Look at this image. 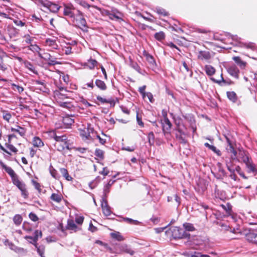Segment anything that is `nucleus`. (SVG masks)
Wrapping results in <instances>:
<instances>
[{
  "mask_svg": "<svg viewBox=\"0 0 257 257\" xmlns=\"http://www.w3.org/2000/svg\"><path fill=\"white\" fill-rule=\"evenodd\" d=\"M54 146L57 151L62 152L65 149L70 150V143L66 135L59 136L56 138Z\"/></svg>",
  "mask_w": 257,
  "mask_h": 257,
  "instance_id": "nucleus-1",
  "label": "nucleus"
},
{
  "mask_svg": "<svg viewBox=\"0 0 257 257\" xmlns=\"http://www.w3.org/2000/svg\"><path fill=\"white\" fill-rule=\"evenodd\" d=\"M165 229H166L165 230V234L168 237H173L174 238H182L185 236L183 230L178 227H171L168 229H167L166 226L162 227V231Z\"/></svg>",
  "mask_w": 257,
  "mask_h": 257,
  "instance_id": "nucleus-2",
  "label": "nucleus"
},
{
  "mask_svg": "<svg viewBox=\"0 0 257 257\" xmlns=\"http://www.w3.org/2000/svg\"><path fill=\"white\" fill-rule=\"evenodd\" d=\"M72 20L74 23L80 29L87 28L86 21L84 17L83 14L79 10H77V13L73 18Z\"/></svg>",
  "mask_w": 257,
  "mask_h": 257,
  "instance_id": "nucleus-3",
  "label": "nucleus"
},
{
  "mask_svg": "<svg viewBox=\"0 0 257 257\" xmlns=\"http://www.w3.org/2000/svg\"><path fill=\"white\" fill-rule=\"evenodd\" d=\"M94 134H96V132L90 125H88L87 127H84L82 130H80V135L83 140H94L95 139Z\"/></svg>",
  "mask_w": 257,
  "mask_h": 257,
  "instance_id": "nucleus-4",
  "label": "nucleus"
},
{
  "mask_svg": "<svg viewBox=\"0 0 257 257\" xmlns=\"http://www.w3.org/2000/svg\"><path fill=\"white\" fill-rule=\"evenodd\" d=\"M225 36L229 38H231L232 40L237 43V45L240 47H246L247 48L253 49L254 47V44L252 43H243L240 41V38H239L237 35H232L229 33H224Z\"/></svg>",
  "mask_w": 257,
  "mask_h": 257,
  "instance_id": "nucleus-5",
  "label": "nucleus"
},
{
  "mask_svg": "<svg viewBox=\"0 0 257 257\" xmlns=\"http://www.w3.org/2000/svg\"><path fill=\"white\" fill-rule=\"evenodd\" d=\"M74 10L75 8L72 4H64L63 15L65 16L72 19L73 18H74L75 15L74 13Z\"/></svg>",
  "mask_w": 257,
  "mask_h": 257,
  "instance_id": "nucleus-6",
  "label": "nucleus"
},
{
  "mask_svg": "<svg viewBox=\"0 0 257 257\" xmlns=\"http://www.w3.org/2000/svg\"><path fill=\"white\" fill-rule=\"evenodd\" d=\"M162 114L163 116L164 123L163 125V130L165 133H169L170 132L172 124L167 117V112L164 110L162 111Z\"/></svg>",
  "mask_w": 257,
  "mask_h": 257,
  "instance_id": "nucleus-7",
  "label": "nucleus"
},
{
  "mask_svg": "<svg viewBox=\"0 0 257 257\" xmlns=\"http://www.w3.org/2000/svg\"><path fill=\"white\" fill-rule=\"evenodd\" d=\"M101 206L102 209L103 213L105 216H109L111 214V211L108 206L106 200V198L102 197L101 201Z\"/></svg>",
  "mask_w": 257,
  "mask_h": 257,
  "instance_id": "nucleus-8",
  "label": "nucleus"
},
{
  "mask_svg": "<svg viewBox=\"0 0 257 257\" xmlns=\"http://www.w3.org/2000/svg\"><path fill=\"white\" fill-rule=\"evenodd\" d=\"M243 162L245 164L247 168L250 172H256L257 170L255 168V165L250 160L248 157L244 156L243 158Z\"/></svg>",
  "mask_w": 257,
  "mask_h": 257,
  "instance_id": "nucleus-9",
  "label": "nucleus"
},
{
  "mask_svg": "<svg viewBox=\"0 0 257 257\" xmlns=\"http://www.w3.org/2000/svg\"><path fill=\"white\" fill-rule=\"evenodd\" d=\"M0 165L1 167L5 170L7 173L12 177V180L15 177H18L16 175L14 171L10 167L6 166L2 161H0Z\"/></svg>",
  "mask_w": 257,
  "mask_h": 257,
  "instance_id": "nucleus-10",
  "label": "nucleus"
},
{
  "mask_svg": "<svg viewBox=\"0 0 257 257\" xmlns=\"http://www.w3.org/2000/svg\"><path fill=\"white\" fill-rule=\"evenodd\" d=\"M198 58L201 60L208 61L211 58V55L208 51H200L199 52Z\"/></svg>",
  "mask_w": 257,
  "mask_h": 257,
  "instance_id": "nucleus-11",
  "label": "nucleus"
},
{
  "mask_svg": "<svg viewBox=\"0 0 257 257\" xmlns=\"http://www.w3.org/2000/svg\"><path fill=\"white\" fill-rule=\"evenodd\" d=\"M246 238L249 241L257 244V231L250 232L246 235Z\"/></svg>",
  "mask_w": 257,
  "mask_h": 257,
  "instance_id": "nucleus-12",
  "label": "nucleus"
},
{
  "mask_svg": "<svg viewBox=\"0 0 257 257\" xmlns=\"http://www.w3.org/2000/svg\"><path fill=\"white\" fill-rule=\"evenodd\" d=\"M62 122L65 127H68L74 122V120L71 116L67 115L63 117Z\"/></svg>",
  "mask_w": 257,
  "mask_h": 257,
  "instance_id": "nucleus-13",
  "label": "nucleus"
},
{
  "mask_svg": "<svg viewBox=\"0 0 257 257\" xmlns=\"http://www.w3.org/2000/svg\"><path fill=\"white\" fill-rule=\"evenodd\" d=\"M228 72L232 76L237 78L239 71L236 66L233 65L228 68Z\"/></svg>",
  "mask_w": 257,
  "mask_h": 257,
  "instance_id": "nucleus-14",
  "label": "nucleus"
},
{
  "mask_svg": "<svg viewBox=\"0 0 257 257\" xmlns=\"http://www.w3.org/2000/svg\"><path fill=\"white\" fill-rule=\"evenodd\" d=\"M111 15L117 20H122V14L118 10L114 8H112L111 10Z\"/></svg>",
  "mask_w": 257,
  "mask_h": 257,
  "instance_id": "nucleus-15",
  "label": "nucleus"
},
{
  "mask_svg": "<svg viewBox=\"0 0 257 257\" xmlns=\"http://www.w3.org/2000/svg\"><path fill=\"white\" fill-rule=\"evenodd\" d=\"M114 182V180H110L108 181V183L104 186L103 188V195L102 197H107V195L110 191V188Z\"/></svg>",
  "mask_w": 257,
  "mask_h": 257,
  "instance_id": "nucleus-16",
  "label": "nucleus"
},
{
  "mask_svg": "<svg viewBox=\"0 0 257 257\" xmlns=\"http://www.w3.org/2000/svg\"><path fill=\"white\" fill-rule=\"evenodd\" d=\"M163 27L166 29H169L171 31H174L178 33L179 31H182V30L180 28L178 29H175L173 26H171L166 20L162 19V27Z\"/></svg>",
  "mask_w": 257,
  "mask_h": 257,
  "instance_id": "nucleus-17",
  "label": "nucleus"
},
{
  "mask_svg": "<svg viewBox=\"0 0 257 257\" xmlns=\"http://www.w3.org/2000/svg\"><path fill=\"white\" fill-rule=\"evenodd\" d=\"M46 45L50 47L51 48L54 49H57L58 46L56 44V41L55 40L52 39H47L45 41Z\"/></svg>",
  "mask_w": 257,
  "mask_h": 257,
  "instance_id": "nucleus-18",
  "label": "nucleus"
},
{
  "mask_svg": "<svg viewBox=\"0 0 257 257\" xmlns=\"http://www.w3.org/2000/svg\"><path fill=\"white\" fill-rule=\"evenodd\" d=\"M61 7L58 6L57 4L53 3L52 2H49V4H48V6L47 8H48L51 12L53 13H57L60 10Z\"/></svg>",
  "mask_w": 257,
  "mask_h": 257,
  "instance_id": "nucleus-19",
  "label": "nucleus"
},
{
  "mask_svg": "<svg viewBox=\"0 0 257 257\" xmlns=\"http://www.w3.org/2000/svg\"><path fill=\"white\" fill-rule=\"evenodd\" d=\"M232 59L241 69H244L245 67L246 63L244 61H243L239 57L234 56L232 58Z\"/></svg>",
  "mask_w": 257,
  "mask_h": 257,
  "instance_id": "nucleus-20",
  "label": "nucleus"
},
{
  "mask_svg": "<svg viewBox=\"0 0 257 257\" xmlns=\"http://www.w3.org/2000/svg\"><path fill=\"white\" fill-rule=\"evenodd\" d=\"M119 248L120 252H124L131 255H133L134 253V251L126 244L120 245Z\"/></svg>",
  "mask_w": 257,
  "mask_h": 257,
  "instance_id": "nucleus-21",
  "label": "nucleus"
},
{
  "mask_svg": "<svg viewBox=\"0 0 257 257\" xmlns=\"http://www.w3.org/2000/svg\"><path fill=\"white\" fill-rule=\"evenodd\" d=\"M33 145L35 147L41 148L44 146V144L40 138L35 137L33 140Z\"/></svg>",
  "mask_w": 257,
  "mask_h": 257,
  "instance_id": "nucleus-22",
  "label": "nucleus"
},
{
  "mask_svg": "<svg viewBox=\"0 0 257 257\" xmlns=\"http://www.w3.org/2000/svg\"><path fill=\"white\" fill-rule=\"evenodd\" d=\"M13 182L20 190L26 187L25 184L21 181L18 177L14 178Z\"/></svg>",
  "mask_w": 257,
  "mask_h": 257,
  "instance_id": "nucleus-23",
  "label": "nucleus"
},
{
  "mask_svg": "<svg viewBox=\"0 0 257 257\" xmlns=\"http://www.w3.org/2000/svg\"><path fill=\"white\" fill-rule=\"evenodd\" d=\"M63 198V197L61 194L55 193H52L50 196V199L57 203H60L62 201Z\"/></svg>",
  "mask_w": 257,
  "mask_h": 257,
  "instance_id": "nucleus-24",
  "label": "nucleus"
},
{
  "mask_svg": "<svg viewBox=\"0 0 257 257\" xmlns=\"http://www.w3.org/2000/svg\"><path fill=\"white\" fill-rule=\"evenodd\" d=\"M97 64V62L95 60L90 59L88 60L87 62H85L84 64V66L88 67L90 69H93Z\"/></svg>",
  "mask_w": 257,
  "mask_h": 257,
  "instance_id": "nucleus-25",
  "label": "nucleus"
},
{
  "mask_svg": "<svg viewBox=\"0 0 257 257\" xmlns=\"http://www.w3.org/2000/svg\"><path fill=\"white\" fill-rule=\"evenodd\" d=\"M226 139L228 145L229 146V149L228 150L233 154V155L231 156V158L233 160H235L236 159L237 153L232 147L231 142L229 141V139L227 137H226Z\"/></svg>",
  "mask_w": 257,
  "mask_h": 257,
  "instance_id": "nucleus-26",
  "label": "nucleus"
},
{
  "mask_svg": "<svg viewBox=\"0 0 257 257\" xmlns=\"http://www.w3.org/2000/svg\"><path fill=\"white\" fill-rule=\"evenodd\" d=\"M42 235V232L39 230H36L34 232V236H26L27 238H33V241L36 242L39 237H41Z\"/></svg>",
  "mask_w": 257,
  "mask_h": 257,
  "instance_id": "nucleus-27",
  "label": "nucleus"
},
{
  "mask_svg": "<svg viewBox=\"0 0 257 257\" xmlns=\"http://www.w3.org/2000/svg\"><path fill=\"white\" fill-rule=\"evenodd\" d=\"M205 71L207 75L208 76H212L215 72V68L211 65H206L205 66Z\"/></svg>",
  "mask_w": 257,
  "mask_h": 257,
  "instance_id": "nucleus-28",
  "label": "nucleus"
},
{
  "mask_svg": "<svg viewBox=\"0 0 257 257\" xmlns=\"http://www.w3.org/2000/svg\"><path fill=\"white\" fill-rule=\"evenodd\" d=\"M25 67L28 69L30 71L33 72V73L37 74V71L36 70L35 67L34 65L29 61H25L24 62Z\"/></svg>",
  "mask_w": 257,
  "mask_h": 257,
  "instance_id": "nucleus-29",
  "label": "nucleus"
},
{
  "mask_svg": "<svg viewBox=\"0 0 257 257\" xmlns=\"http://www.w3.org/2000/svg\"><path fill=\"white\" fill-rule=\"evenodd\" d=\"M60 172L62 176L68 181H71L72 178L69 175L68 171L65 168H60Z\"/></svg>",
  "mask_w": 257,
  "mask_h": 257,
  "instance_id": "nucleus-30",
  "label": "nucleus"
},
{
  "mask_svg": "<svg viewBox=\"0 0 257 257\" xmlns=\"http://www.w3.org/2000/svg\"><path fill=\"white\" fill-rule=\"evenodd\" d=\"M97 99L102 103H109L110 104H112L113 105H114L115 104V102L112 99H106L105 98H102L100 96H98L97 97Z\"/></svg>",
  "mask_w": 257,
  "mask_h": 257,
  "instance_id": "nucleus-31",
  "label": "nucleus"
},
{
  "mask_svg": "<svg viewBox=\"0 0 257 257\" xmlns=\"http://www.w3.org/2000/svg\"><path fill=\"white\" fill-rule=\"evenodd\" d=\"M11 131L18 133L21 136H24L26 133L25 129L19 126H18L17 128L12 127Z\"/></svg>",
  "mask_w": 257,
  "mask_h": 257,
  "instance_id": "nucleus-32",
  "label": "nucleus"
},
{
  "mask_svg": "<svg viewBox=\"0 0 257 257\" xmlns=\"http://www.w3.org/2000/svg\"><path fill=\"white\" fill-rule=\"evenodd\" d=\"M110 235L112 238H114L118 241H122L124 240L123 237L119 232H112L110 233Z\"/></svg>",
  "mask_w": 257,
  "mask_h": 257,
  "instance_id": "nucleus-33",
  "label": "nucleus"
},
{
  "mask_svg": "<svg viewBox=\"0 0 257 257\" xmlns=\"http://www.w3.org/2000/svg\"><path fill=\"white\" fill-rule=\"evenodd\" d=\"M95 84L98 88L102 90H105L106 89L105 83L104 82V81L101 80L96 79L95 81Z\"/></svg>",
  "mask_w": 257,
  "mask_h": 257,
  "instance_id": "nucleus-34",
  "label": "nucleus"
},
{
  "mask_svg": "<svg viewBox=\"0 0 257 257\" xmlns=\"http://www.w3.org/2000/svg\"><path fill=\"white\" fill-rule=\"evenodd\" d=\"M227 96L228 98L233 102H235L237 100L236 93L233 91L227 92Z\"/></svg>",
  "mask_w": 257,
  "mask_h": 257,
  "instance_id": "nucleus-35",
  "label": "nucleus"
},
{
  "mask_svg": "<svg viewBox=\"0 0 257 257\" xmlns=\"http://www.w3.org/2000/svg\"><path fill=\"white\" fill-rule=\"evenodd\" d=\"M67 228L69 230H74L75 231H76L77 230V226L75 224L73 220H70L68 221Z\"/></svg>",
  "mask_w": 257,
  "mask_h": 257,
  "instance_id": "nucleus-36",
  "label": "nucleus"
},
{
  "mask_svg": "<svg viewBox=\"0 0 257 257\" xmlns=\"http://www.w3.org/2000/svg\"><path fill=\"white\" fill-rule=\"evenodd\" d=\"M23 220V218L21 215L19 214H16L14 216L13 221L15 224L17 225H19L21 224Z\"/></svg>",
  "mask_w": 257,
  "mask_h": 257,
  "instance_id": "nucleus-37",
  "label": "nucleus"
},
{
  "mask_svg": "<svg viewBox=\"0 0 257 257\" xmlns=\"http://www.w3.org/2000/svg\"><path fill=\"white\" fill-rule=\"evenodd\" d=\"M226 166L228 170V171L231 173V174L230 175V178L232 179H233L234 180H236V176L234 174V170L233 168H232L229 163H226Z\"/></svg>",
  "mask_w": 257,
  "mask_h": 257,
  "instance_id": "nucleus-38",
  "label": "nucleus"
},
{
  "mask_svg": "<svg viewBox=\"0 0 257 257\" xmlns=\"http://www.w3.org/2000/svg\"><path fill=\"white\" fill-rule=\"evenodd\" d=\"M29 49L32 51L34 52L37 53L39 55V53H40V51L41 50V48L37 45L31 44L29 46Z\"/></svg>",
  "mask_w": 257,
  "mask_h": 257,
  "instance_id": "nucleus-39",
  "label": "nucleus"
},
{
  "mask_svg": "<svg viewBox=\"0 0 257 257\" xmlns=\"http://www.w3.org/2000/svg\"><path fill=\"white\" fill-rule=\"evenodd\" d=\"M183 227L186 230L188 231H192L195 230V228L192 224L189 223H185L183 224Z\"/></svg>",
  "mask_w": 257,
  "mask_h": 257,
  "instance_id": "nucleus-40",
  "label": "nucleus"
},
{
  "mask_svg": "<svg viewBox=\"0 0 257 257\" xmlns=\"http://www.w3.org/2000/svg\"><path fill=\"white\" fill-rule=\"evenodd\" d=\"M15 251L21 255L26 254L27 252L26 249L18 246H17L16 248H15Z\"/></svg>",
  "mask_w": 257,
  "mask_h": 257,
  "instance_id": "nucleus-41",
  "label": "nucleus"
},
{
  "mask_svg": "<svg viewBox=\"0 0 257 257\" xmlns=\"http://www.w3.org/2000/svg\"><path fill=\"white\" fill-rule=\"evenodd\" d=\"M5 146L11 152L14 153L15 154H16L18 151V149L15 146H14L12 144L6 143Z\"/></svg>",
  "mask_w": 257,
  "mask_h": 257,
  "instance_id": "nucleus-42",
  "label": "nucleus"
},
{
  "mask_svg": "<svg viewBox=\"0 0 257 257\" xmlns=\"http://www.w3.org/2000/svg\"><path fill=\"white\" fill-rule=\"evenodd\" d=\"M48 64L49 65H55L56 64H59L60 63L57 61V59L56 58H53L51 56V58H50L48 61Z\"/></svg>",
  "mask_w": 257,
  "mask_h": 257,
  "instance_id": "nucleus-43",
  "label": "nucleus"
},
{
  "mask_svg": "<svg viewBox=\"0 0 257 257\" xmlns=\"http://www.w3.org/2000/svg\"><path fill=\"white\" fill-rule=\"evenodd\" d=\"M94 154L96 157L101 159H103L104 158V152L100 149H96L95 150Z\"/></svg>",
  "mask_w": 257,
  "mask_h": 257,
  "instance_id": "nucleus-44",
  "label": "nucleus"
},
{
  "mask_svg": "<svg viewBox=\"0 0 257 257\" xmlns=\"http://www.w3.org/2000/svg\"><path fill=\"white\" fill-rule=\"evenodd\" d=\"M36 84L40 85L39 87H38V89H40V90H42L43 91H45L46 90V87L44 82H42L39 80L36 81Z\"/></svg>",
  "mask_w": 257,
  "mask_h": 257,
  "instance_id": "nucleus-45",
  "label": "nucleus"
},
{
  "mask_svg": "<svg viewBox=\"0 0 257 257\" xmlns=\"http://www.w3.org/2000/svg\"><path fill=\"white\" fill-rule=\"evenodd\" d=\"M12 88L14 90L17 91L19 93H21L24 91V88H23V87L16 85L15 84H12Z\"/></svg>",
  "mask_w": 257,
  "mask_h": 257,
  "instance_id": "nucleus-46",
  "label": "nucleus"
},
{
  "mask_svg": "<svg viewBox=\"0 0 257 257\" xmlns=\"http://www.w3.org/2000/svg\"><path fill=\"white\" fill-rule=\"evenodd\" d=\"M79 4L84 8L89 9L90 7H93L96 9H98L97 7L94 6H90L85 1H80Z\"/></svg>",
  "mask_w": 257,
  "mask_h": 257,
  "instance_id": "nucleus-47",
  "label": "nucleus"
},
{
  "mask_svg": "<svg viewBox=\"0 0 257 257\" xmlns=\"http://www.w3.org/2000/svg\"><path fill=\"white\" fill-rule=\"evenodd\" d=\"M39 57L46 61H47L50 58H51V55L48 53H45L43 55L41 53H39Z\"/></svg>",
  "mask_w": 257,
  "mask_h": 257,
  "instance_id": "nucleus-48",
  "label": "nucleus"
},
{
  "mask_svg": "<svg viewBox=\"0 0 257 257\" xmlns=\"http://www.w3.org/2000/svg\"><path fill=\"white\" fill-rule=\"evenodd\" d=\"M11 117L12 115L10 113L5 111H3V117L5 120L9 122Z\"/></svg>",
  "mask_w": 257,
  "mask_h": 257,
  "instance_id": "nucleus-49",
  "label": "nucleus"
},
{
  "mask_svg": "<svg viewBox=\"0 0 257 257\" xmlns=\"http://www.w3.org/2000/svg\"><path fill=\"white\" fill-rule=\"evenodd\" d=\"M8 10H9L8 14L0 12V16L3 17L5 18L12 19V18L10 17V15H11L10 12L13 11V10L11 9H9Z\"/></svg>",
  "mask_w": 257,
  "mask_h": 257,
  "instance_id": "nucleus-50",
  "label": "nucleus"
},
{
  "mask_svg": "<svg viewBox=\"0 0 257 257\" xmlns=\"http://www.w3.org/2000/svg\"><path fill=\"white\" fill-rule=\"evenodd\" d=\"M50 173L53 177H54L55 179H59V175L57 172V171L54 168H52V169H50Z\"/></svg>",
  "mask_w": 257,
  "mask_h": 257,
  "instance_id": "nucleus-51",
  "label": "nucleus"
},
{
  "mask_svg": "<svg viewBox=\"0 0 257 257\" xmlns=\"http://www.w3.org/2000/svg\"><path fill=\"white\" fill-rule=\"evenodd\" d=\"M21 195L25 198L27 199L29 197V193L27 190L26 187H24L21 190Z\"/></svg>",
  "mask_w": 257,
  "mask_h": 257,
  "instance_id": "nucleus-52",
  "label": "nucleus"
},
{
  "mask_svg": "<svg viewBox=\"0 0 257 257\" xmlns=\"http://www.w3.org/2000/svg\"><path fill=\"white\" fill-rule=\"evenodd\" d=\"M47 133L48 134L50 138L54 139L55 141L56 140V138L59 136L54 130L50 131L48 132Z\"/></svg>",
  "mask_w": 257,
  "mask_h": 257,
  "instance_id": "nucleus-53",
  "label": "nucleus"
},
{
  "mask_svg": "<svg viewBox=\"0 0 257 257\" xmlns=\"http://www.w3.org/2000/svg\"><path fill=\"white\" fill-rule=\"evenodd\" d=\"M71 50H72V48L69 46L64 47L62 49L63 52H64L65 54L66 55L70 54L72 53Z\"/></svg>",
  "mask_w": 257,
  "mask_h": 257,
  "instance_id": "nucleus-54",
  "label": "nucleus"
},
{
  "mask_svg": "<svg viewBox=\"0 0 257 257\" xmlns=\"http://www.w3.org/2000/svg\"><path fill=\"white\" fill-rule=\"evenodd\" d=\"M13 22L16 26L19 27H23L25 25V23L24 22L18 19L14 20Z\"/></svg>",
  "mask_w": 257,
  "mask_h": 257,
  "instance_id": "nucleus-55",
  "label": "nucleus"
},
{
  "mask_svg": "<svg viewBox=\"0 0 257 257\" xmlns=\"http://www.w3.org/2000/svg\"><path fill=\"white\" fill-rule=\"evenodd\" d=\"M63 80L66 84H68L69 81V78L68 75H64L63 74L62 75H60V81Z\"/></svg>",
  "mask_w": 257,
  "mask_h": 257,
  "instance_id": "nucleus-56",
  "label": "nucleus"
},
{
  "mask_svg": "<svg viewBox=\"0 0 257 257\" xmlns=\"http://www.w3.org/2000/svg\"><path fill=\"white\" fill-rule=\"evenodd\" d=\"M122 219H123V220H124V221H126L130 224H137L139 222L138 221H137V220H133L131 218H127V217L123 218Z\"/></svg>",
  "mask_w": 257,
  "mask_h": 257,
  "instance_id": "nucleus-57",
  "label": "nucleus"
},
{
  "mask_svg": "<svg viewBox=\"0 0 257 257\" xmlns=\"http://www.w3.org/2000/svg\"><path fill=\"white\" fill-rule=\"evenodd\" d=\"M37 3L38 4L41 5L42 6L47 8L48 6V4H49V1L47 0H37Z\"/></svg>",
  "mask_w": 257,
  "mask_h": 257,
  "instance_id": "nucleus-58",
  "label": "nucleus"
},
{
  "mask_svg": "<svg viewBox=\"0 0 257 257\" xmlns=\"http://www.w3.org/2000/svg\"><path fill=\"white\" fill-rule=\"evenodd\" d=\"M143 98L144 99H146V98H148L149 100L151 102H153V101H154V98H153V95L152 94V93H151L150 92H147L145 95V97H143Z\"/></svg>",
  "mask_w": 257,
  "mask_h": 257,
  "instance_id": "nucleus-59",
  "label": "nucleus"
},
{
  "mask_svg": "<svg viewBox=\"0 0 257 257\" xmlns=\"http://www.w3.org/2000/svg\"><path fill=\"white\" fill-rule=\"evenodd\" d=\"M25 38V42L27 44H31L33 41V38L31 37L29 35H26L24 36Z\"/></svg>",
  "mask_w": 257,
  "mask_h": 257,
  "instance_id": "nucleus-60",
  "label": "nucleus"
},
{
  "mask_svg": "<svg viewBox=\"0 0 257 257\" xmlns=\"http://www.w3.org/2000/svg\"><path fill=\"white\" fill-rule=\"evenodd\" d=\"M30 218L33 221H37L38 220V217L37 215L33 212L29 214Z\"/></svg>",
  "mask_w": 257,
  "mask_h": 257,
  "instance_id": "nucleus-61",
  "label": "nucleus"
},
{
  "mask_svg": "<svg viewBox=\"0 0 257 257\" xmlns=\"http://www.w3.org/2000/svg\"><path fill=\"white\" fill-rule=\"evenodd\" d=\"M239 157L241 159L242 161L243 162V158L244 156L248 157L246 152L244 151H241L239 150V153H238Z\"/></svg>",
  "mask_w": 257,
  "mask_h": 257,
  "instance_id": "nucleus-62",
  "label": "nucleus"
},
{
  "mask_svg": "<svg viewBox=\"0 0 257 257\" xmlns=\"http://www.w3.org/2000/svg\"><path fill=\"white\" fill-rule=\"evenodd\" d=\"M146 86L145 85H144L141 87L139 88V92L142 95L143 97H145V94L147 93L145 92Z\"/></svg>",
  "mask_w": 257,
  "mask_h": 257,
  "instance_id": "nucleus-63",
  "label": "nucleus"
},
{
  "mask_svg": "<svg viewBox=\"0 0 257 257\" xmlns=\"http://www.w3.org/2000/svg\"><path fill=\"white\" fill-rule=\"evenodd\" d=\"M84 220V217L83 216H78L75 218V221L77 223L79 224H81Z\"/></svg>",
  "mask_w": 257,
  "mask_h": 257,
  "instance_id": "nucleus-64",
  "label": "nucleus"
}]
</instances>
